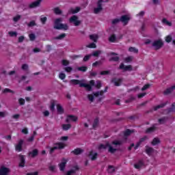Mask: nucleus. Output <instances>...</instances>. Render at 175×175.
I'll use <instances>...</instances> for the list:
<instances>
[{
	"mask_svg": "<svg viewBox=\"0 0 175 175\" xmlns=\"http://www.w3.org/2000/svg\"><path fill=\"white\" fill-rule=\"evenodd\" d=\"M61 23H62V18H56L54 21V29H62L63 31H68V29H69V25H68L66 23L64 24Z\"/></svg>",
	"mask_w": 175,
	"mask_h": 175,
	"instance_id": "f257e3e1",
	"label": "nucleus"
},
{
	"mask_svg": "<svg viewBox=\"0 0 175 175\" xmlns=\"http://www.w3.org/2000/svg\"><path fill=\"white\" fill-rule=\"evenodd\" d=\"M107 147L109 148L108 152H110L111 154H114L118 150L117 148H113L109 143H107L105 145L103 144H100L98 146V150H106Z\"/></svg>",
	"mask_w": 175,
	"mask_h": 175,
	"instance_id": "f03ea898",
	"label": "nucleus"
},
{
	"mask_svg": "<svg viewBox=\"0 0 175 175\" xmlns=\"http://www.w3.org/2000/svg\"><path fill=\"white\" fill-rule=\"evenodd\" d=\"M152 47H154V49L159 50L163 47V42L161 40H156L152 43Z\"/></svg>",
	"mask_w": 175,
	"mask_h": 175,
	"instance_id": "7ed1b4c3",
	"label": "nucleus"
},
{
	"mask_svg": "<svg viewBox=\"0 0 175 175\" xmlns=\"http://www.w3.org/2000/svg\"><path fill=\"white\" fill-rule=\"evenodd\" d=\"M65 148V144L62 142H58L55 144V146L50 150V154H53L55 150H64Z\"/></svg>",
	"mask_w": 175,
	"mask_h": 175,
	"instance_id": "20e7f679",
	"label": "nucleus"
},
{
	"mask_svg": "<svg viewBox=\"0 0 175 175\" xmlns=\"http://www.w3.org/2000/svg\"><path fill=\"white\" fill-rule=\"evenodd\" d=\"M69 23L74 24L75 27H79L81 24V21H79V17L74 15L69 18Z\"/></svg>",
	"mask_w": 175,
	"mask_h": 175,
	"instance_id": "39448f33",
	"label": "nucleus"
},
{
	"mask_svg": "<svg viewBox=\"0 0 175 175\" xmlns=\"http://www.w3.org/2000/svg\"><path fill=\"white\" fill-rule=\"evenodd\" d=\"M122 81H124V79L122 78H117V77H113L111 80V83L115 85V87H120L121 84L122 83Z\"/></svg>",
	"mask_w": 175,
	"mask_h": 175,
	"instance_id": "423d86ee",
	"label": "nucleus"
},
{
	"mask_svg": "<svg viewBox=\"0 0 175 175\" xmlns=\"http://www.w3.org/2000/svg\"><path fill=\"white\" fill-rule=\"evenodd\" d=\"M43 0H36L30 4H29V9H35L36 8H39L40 3H42Z\"/></svg>",
	"mask_w": 175,
	"mask_h": 175,
	"instance_id": "0eeeda50",
	"label": "nucleus"
},
{
	"mask_svg": "<svg viewBox=\"0 0 175 175\" xmlns=\"http://www.w3.org/2000/svg\"><path fill=\"white\" fill-rule=\"evenodd\" d=\"M119 69L124 70V72H126V71L131 72L133 70V68L131 65L125 66L123 63L120 64Z\"/></svg>",
	"mask_w": 175,
	"mask_h": 175,
	"instance_id": "6e6552de",
	"label": "nucleus"
},
{
	"mask_svg": "<svg viewBox=\"0 0 175 175\" xmlns=\"http://www.w3.org/2000/svg\"><path fill=\"white\" fill-rule=\"evenodd\" d=\"M23 144H24V140L20 139L16 145H15V150L20 152L23 151Z\"/></svg>",
	"mask_w": 175,
	"mask_h": 175,
	"instance_id": "1a4fd4ad",
	"label": "nucleus"
},
{
	"mask_svg": "<svg viewBox=\"0 0 175 175\" xmlns=\"http://www.w3.org/2000/svg\"><path fill=\"white\" fill-rule=\"evenodd\" d=\"M72 121L73 122H76V121H77V117L73 116V115H68L67 116V118L66 119V122L67 124H69V122H72Z\"/></svg>",
	"mask_w": 175,
	"mask_h": 175,
	"instance_id": "9d476101",
	"label": "nucleus"
},
{
	"mask_svg": "<svg viewBox=\"0 0 175 175\" xmlns=\"http://www.w3.org/2000/svg\"><path fill=\"white\" fill-rule=\"evenodd\" d=\"M10 172V170L5 166L0 168V175H8Z\"/></svg>",
	"mask_w": 175,
	"mask_h": 175,
	"instance_id": "9b49d317",
	"label": "nucleus"
},
{
	"mask_svg": "<svg viewBox=\"0 0 175 175\" xmlns=\"http://www.w3.org/2000/svg\"><path fill=\"white\" fill-rule=\"evenodd\" d=\"M79 170H80V167H79V165H75L73 167V169L70 170L67 172L66 175L75 174L76 172H79Z\"/></svg>",
	"mask_w": 175,
	"mask_h": 175,
	"instance_id": "f8f14e48",
	"label": "nucleus"
},
{
	"mask_svg": "<svg viewBox=\"0 0 175 175\" xmlns=\"http://www.w3.org/2000/svg\"><path fill=\"white\" fill-rule=\"evenodd\" d=\"M120 20L122 23H124V25H126V24L129 23V20H131V18H129L128 15H122L120 17Z\"/></svg>",
	"mask_w": 175,
	"mask_h": 175,
	"instance_id": "ddd939ff",
	"label": "nucleus"
},
{
	"mask_svg": "<svg viewBox=\"0 0 175 175\" xmlns=\"http://www.w3.org/2000/svg\"><path fill=\"white\" fill-rule=\"evenodd\" d=\"M18 157L20 159L19 167H24V166H25V156L23 154H19Z\"/></svg>",
	"mask_w": 175,
	"mask_h": 175,
	"instance_id": "4468645a",
	"label": "nucleus"
},
{
	"mask_svg": "<svg viewBox=\"0 0 175 175\" xmlns=\"http://www.w3.org/2000/svg\"><path fill=\"white\" fill-rule=\"evenodd\" d=\"M89 158H90L91 161H96L98 158V153L94 152V150H91L89 153Z\"/></svg>",
	"mask_w": 175,
	"mask_h": 175,
	"instance_id": "2eb2a0df",
	"label": "nucleus"
},
{
	"mask_svg": "<svg viewBox=\"0 0 175 175\" xmlns=\"http://www.w3.org/2000/svg\"><path fill=\"white\" fill-rule=\"evenodd\" d=\"M175 90V85L171 86L170 88H167L164 92V95H169L170 94H172Z\"/></svg>",
	"mask_w": 175,
	"mask_h": 175,
	"instance_id": "dca6fc26",
	"label": "nucleus"
},
{
	"mask_svg": "<svg viewBox=\"0 0 175 175\" xmlns=\"http://www.w3.org/2000/svg\"><path fill=\"white\" fill-rule=\"evenodd\" d=\"M155 129H157V124H154L152 126L148 128L145 133H152V132H155Z\"/></svg>",
	"mask_w": 175,
	"mask_h": 175,
	"instance_id": "f3484780",
	"label": "nucleus"
},
{
	"mask_svg": "<svg viewBox=\"0 0 175 175\" xmlns=\"http://www.w3.org/2000/svg\"><path fill=\"white\" fill-rule=\"evenodd\" d=\"M84 152V150L81 148H77L72 150L71 152V154H74V155H80L81 154H83Z\"/></svg>",
	"mask_w": 175,
	"mask_h": 175,
	"instance_id": "a211bd4d",
	"label": "nucleus"
},
{
	"mask_svg": "<svg viewBox=\"0 0 175 175\" xmlns=\"http://www.w3.org/2000/svg\"><path fill=\"white\" fill-rule=\"evenodd\" d=\"M80 88H85L87 91H92V87L90 84L87 83H80Z\"/></svg>",
	"mask_w": 175,
	"mask_h": 175,
	"instance_id": "6ab92c4d",
	"label": "nucleus"
},
{
	"mask_svg": "<svg viewBox=\"0 0 175 175\" xmlns=\"http://www.w3.org/2000/svg\"><path fill=\"white\" fill-rule=\"evenodd\" d=\"M29 155H30L31 158H35L39 155V150L38 149H33L31 152H29Z\"/></svg>",
	"mask_w": 175,
	"mask_h": 175,
	"instance_id": "aec40b11",
	"label": "nucleus"
},
{
	"mask_svg": "<svg viewBox=\"0 0 175 175\" xmlns=\"http://www.w3.org/2000/svg\"><path fill=\"white\" fill-rule=\"evenodd\" d=\"M62 161H63L59 165V170H61V172H64V170H65L67 162L65 159H63Z\"/></svg>",
	"mask_w": 175,
	"mask_h": 175,
	"instance_id": "412c9836",
	"label": "nucleus"
},
{
	"mask_svg": "<svg viewBox=\"0 0 175 175\" xmlns=\"http://www.w3.org/2000/svg\"><path fill=\"white\" fill-rule=\"evenodd\" d=\"M133 132H135L134 130H131L129 129H127L124 132V137H128V136H131V135H132V133H133Z\"/></svg>",
	"mask_w": 175,
	"mask_h": 175,
	"instance_id": "4be33fe9",
	"label": "nucleus"
},
{
	"mask_svg": "<svg viewBox=\"0 0 175 175\" xmlns=\"http://www.w3.org/2000/svg\"><path fill=\"white\" fill-rule=\"evenodd\" d=\"M64 38H66V33H63L57 37H54L53 39L54 40H62V39H64Z\"/></svg>",
	"mask_w": 175,
	"mask_h": 175,
	"instance_id": "5701e85b",
	"label": "nucleus"
},
{
	"mask_svg": "<svg viewBox=\"0 0 175 175\" xmlns=\"http://www.w3.org/2000/svg\"><path fill=\"white\" fill-rule=\"evenodd\" d=\"M99 126V118H96L94 119L93 124H92V129H96L98 126Z\"/></svg>",
	"mask_w": 175,
	"mask_h": 175,
	"instance_id": "b1692460",
	"label": "nucleus"
},
{
	"mask_svg": "<svg viewBox=\"0 0 175 175\" xmlns=\"http://www.w3.org/2000/svg\"><path fill=\"white\" fill-rule=\"evenodd\" d=\"M135 169H140L142 166H144V162H143V160H139L137 163L134 165Z\"/></svg>",
	"mask_w": 175,
	"mask_h": 175,
	"instance_id": "393cba45",
	"label": "nucleus"
},
{
	"mask_svg": "<svg viewBox=\"0 0 175 175\" xmlns=\"http://www.w3.org/2000/svg\"><path fill=\"white\" fill-rule=\"evenodd\" d=\"M166 105H167V102L160 104L159 105H157L156 107H154V111H157V110H158V109H162V108L165 107L166 106Z\"/></svg>",
	"mask_w": 175,
	"mask_h": 175,
	"instance_id": "a878e982",
	"label": "nucleus"
},
{
	"mask_svg": "<svg viewBox=\"0 0 175 175\" xmlns=\"http://www.w3.org/2000/svg\"><path fill=\"white\" fill-rule=\"evenodd\" d=\"M70 81V83L74 84V85H79V87H80V84H83V83H81V81H80L79 79H72Z\"/></svg>",
	"mask_w": 175,
	"mask_h": 175,
	"instance_id": "bb28decb",
	"label": "nucleus"
},
{
	"mask_svg": "<svg viewBox=\"0 0 175 175\" xmlns=\"http://www.w3.org/2000/svg\"><path fill=\"white\" fill-rule=\"evenodd\" d=\"M72 128V124H62V129L63 131H69Z\"/></svg>",
	"mask_w": 175,
	"mask_h": 175,
	"instance_id": "cd10ccee",
	"label": "nucleus"
},
{
	"mask_svg": "<svg viewBox=\"0 0 175 175\" xmlns=\"http://www.w3.org/2000/svg\"><path fill=\"white\" fill-rule=\"evenodd\" d=\"M167 120H169V118L166 116H164L160 119L158 120L159 124H165V122H166V121H167Z\"/></svg>",
	"mask_w": 175,
	"mask_h": 175,
	"instance_id": "c85d7f7f",
	"label": "nucleus"
},
{
	"mask_svg": "<svg viewBox=\"0 0 175 175\" xmlns=\"http://www.w3.org/2000/svg\"><path fill=\"white\" fill-rule=\"evenodd\" d=\"M98 35H94V34H92V35H90V40H92L93 42H96H96H98Z\"/></svg>",
	"mask_w": 175,
	"mask_h": 175,
	"instance_id": "c756f323",
	"label": "nucleus"
},
{
	"mask_svg": "<svg viewBox=\"0 0 175 175\" xmlns=\"http://www.w3.org/2000/svg\"><path fill=\"white\" fill-rule=\"evenodd\" d=\"M53 12H54L55 14H57V15L62 14V10H61L59 9V8H58V7L57 8H55L53 9Z\"/></svg>",
	"mask_w": 175,
	"mask_h": 175,
	"instance_id": "7c9ffc66",
	"label": "nucleus"
},
{
	"mask_svg": "<svg viewBox=\"0 0 175 175\" xmlns=\"http://www.w3.org/2000/svg\"><path fill=\"white\" fill-rule=\"evenodd\" d=\"M57 113H59V114H64V108H62V106H61V105H57Z\"/></svg>",
	"mask_w": 175,
	"mask_h": 175,
	"instance_id": "2f4dec72",
	"label": "nucleus"
},
{
	"mask_svg": "<svg viewBox=\"0 0 175 175\" xmlns=\"http://www.w3.org/2000/svg\"><path fill=\"white\" fill-rule=\"evenodd\" d=\"M129 51H130L131 53H135V54H137V53H139V49H136L135 47L131 46L129 49Z\"/></svg>",
	"mask_w": 175,
	"mask_h": 175,
	"instance_id": "473e14b6",
	"label": "nucleus"
},
{
	"mask_svg": "<svg viewBox=\"0 0 175 175\" xmlns=\"http://www.w3.org/2000/svg\"><path fill=\"white\" fill-rule=\"evenodd\" d=\"M161 143V140H159V138H154L152 144V146H157V144H159Z\"/></svg>",
	"mask_w": 175,
	"mask_h": 175,
	"instance_id": "72a5a7b5",
	"label": "nucleus"
},
{
	"mask_svg": "<svg viewBox=\"0 0 175 175\" xmlns=\"http://www.w3.org/2000/svg\"><path fill=\"white\" fill-rule=\"evenodd\" d=\"M162 23H163V24H164L165 25H168V27H172V23L171 22H169L168 21H167V19H166V18H163V20H162Z\"/></svg>",
	"mask_w": 175,
	"mask_h": 175,
	"instance_id": "f704fd0d",
	"label": "nucleus"
},
{
	"mask_svg": "<svg viewBox=\"0 0 175 175\" xmlns=\"http://www.w3.org/2000/svg\"><path fill=\"white\" fill-rule=\"evenodd\" d=\"M40 21H41L42 24L44 25L47 21V17L41 16L40 18Z\"/></svg>",
	"mask_w": 175,
	"mask_h": 175,
	"instance_id": "c9c22d12",
	"label": "nucleus"
},
{
	"mask_svg": "<svg viewBox=\"0 0 175 175\" xmlns=\"http://www.w3.org/2000/svg\"><path fill=\"white\" fill-rule=\"evenodd\" d=\"M100 54H102V51H95L92 53V55H93V57H99Z\"/></svg>",
	"mask_w": 175,
	"mask_h": 175,
	"instance_id": "e433bc0d",
	"label": "nucleus"
},
{
	"mask_svg": "<svg viewBox=\"0 0 175 175\" xmlns=\"http://www.w3.org/2000/svg\"><path fill=\"white\" fill-rule=\"evenodd\" d=\"M109 61L110 62L113 61V62H118L120 61V57L118 56L112 57L109 59Z\"/></svg>",
	"mask_w": 175,
	"mask_h": 175,
	"instance_id": "4c0bfd02",
	"label": "nucleus"
},
{
	"mask_svg": "<svg viewBox=\"0 0 175 175\" xmlns=\"http://www.w3.org/2000/svg\"><path fill=\"white\" fill-rule=\"evenodd\" d=\"M146 154H148V155H151L152 152H154V148H147L146 150Z\"/></svg>",
	"mask_w": 175,
	"mask_h": 175,
	"instance_id": "58836bf2",
	"label": "nucleus"
},
{
	"mask_svg": "<svg viewBox=\"0 0 175 175\" xmlns=\"http://www.w3.org/2000/svg\"><path fill=\"white\" fill-rule=\"evenodd\" d=\"M116 39H117V37L115 36V34H113L109 37V42L114 43V42H116Z\"/></svg>",
	"mask_w": 175,
	"mask_h": 175,
	"instance_id": "ea45409f",
	"label": "nucleus"
},
{
	"mask_svg": "<svg viewBox=\"0 0 175 175\" xmlns=\"http://www.w3.org/2000/svg\"><path fill=\"white\" fill-rule=\"evenodd\" d=\"M114 172H116V170L114 169V166L109 165L108 166V173H114Z\"/></svg>",
	"mask_w": 175,
	"mask_h": 175,
	"instance_id": "a19ab883",
	"label": "nucleus"
},
{
	"mask_svg": "<svg viewBox=\"0 0 175 175\" xmlns=\"http://www.w3.org/2000/svg\"><path fill=\"white\" fill-rule=\"evenodd\" d=\"M102 10H103V8L97 7V8H94V12L95 14H98V13H100V12H102Z\"/></svg>",
	"mask_w": 175,
	"mask_h": 175,
	"instance_id": "79ce46f5",
	"label": "nucleus"
},
{
	"mask_svg": "<svg viewBox=\"0 0 175 175\" xmlns=\"http://www.w3.org/2000/svg\"><path fill=\"white\" fill-rule=\"evenodd\" d=\"M87 69H88L87 66L78 67L77 68L80 72H87Z\"/></svg>",
	"mask_w": 175,
	"mask_h": 175,
	"instance_id": "37998d69",
	"label": "nucleus"
},
{
	"mask_svg": "<svg viewBox=\"0 0 175 175\" xmlns=\"http://www.w3.org/2000/svg\"><path fill=\"white\" fill-rule=\"evenodd\" d=\"M172 107H170V108L167 109V113H173V112H174V111H175V105H174V104H172Z\"/></svg>",
	"mask_w": 175,
	"mask_h": 175,
	"instance_id": "c03bdc74",
	"label": "nucleus"
},
{
	"mask_svg": "<svg viewBox=\"0 0 175 175\" xmlns=\"http://www.w3.org/2000/svg\"><path fill=\"white\" fill-rule=\"evenodd\" d=\"M135 98L133 96H131L130 98L125 100V103H131V102H133L135 100Z\"/></svg>",
	"mask_w": 175,
	"mask_h": 175,
	"instance_id": "a18cd8bd",
	"label": "nucleus"
},
{
	"mask_svg": "<svg viewBox=\"0 0 175 175\" xmlns=\"http://www.w3.org/2000/svg\"><path fill=\"white\" fill-rule=\"evenodd\" d=\"M28 27H32L36 26V22L35 21H31L27 24Z\"/></svg>",
	"mask_w": 175,
	"mask_h": 175,
	"instance_id": "49530a36",
	"label": "nucleus"
},
{
	"mask_svg": "<svg viewBox=\"0 0 175 175\" xmlns=\"http://www.w3.org/2000/svg\"><path fill=\"white\" fill-rule=\"evenodd\" d=\"M18 103L21 106L25 105V100L23 98L18 99Z\"/></svg>",
	"mask_w": 175,
	"mask_h": 175,
	"instance_id": "de8ad7c7",
	"label": "nucleus"
},
{
	"mask_svg": "<svg viewBox=\"0 0 175 175\" xmlns=\"http://www.w3.org/2000/svg\"><path fill=\"white\" fill-rule=\"evenodd\" d=\"M121 21L120 18H115L112 21L111 24L112 25H116V24H118Z\"/></svg>",
	"mask_w": 175,
	"mask_h": 175,
	"instance_id": "09e8293b",
	"label": "nucleus"
},
{
	"mask_svg": "<svg viewBox=\"0 0 175 175\" xmlns=\"http://www.w3.org/2000/svg\"><path fill=\"white\" fill-rule=\"evenodd\" d=\"M29 39H30V40H31V42H33V40H35V39H36V36H35L34 33H31V34H29Z\"/></svg>",
	"mask_w": 175,
	"mask_h": 175,
	"instance_id": "8fccbe9b",
	"label": "nucleus"
},
{
	"mask_svg": "<svg viewBox=\"0 0 175 175\" xmlns=\"http://www.w3.org/2000/svg\"><path fill=\"white\" fill-rule=\"evenodd\" d=\"M112 144L113 146H121L122 144V143L120 141L115 140V141L112 142Z\"/></svg>",
	"mask_w": 175,
	"mask_h": 175,
	"instance_id": "3c124183",
	"label": "nucleus"
},
{
	"mask_svg": "<svg viewBox=\"0 0 175 175\" xmlns=\"http://www.w3.org/2000/svg\"><path fill=\"white\" fill-rule=\"evenodd\" d=\"M8 34L10 35V36H11L12 38L14 37L15 38L17 36V32L16 31H9Z\"/></svg>",
	"mask_w": 175,
	"mask_h": 175,
	"instance_id": "603ef678",
	"label": "nucleus"
},
{
	"mask_svg": "<svg viewBox=\"0 0 175 175\" xmlns=\"http://www.w3.org/2000/svg\"><path fill=\"white\" fill-rule=\"evenodd\" d=\"M21 18V15H17L13 18V21H14V23H17V21H18Z\"/></svg>",
	"mask_w": 175,
	"mask_h": 175,
	"instance_id": "864d4df0",
	"label": "nucleus"
},
{
	"mask_svg": "<svg viewBox=\"0 0 175 175\" xmlns=\"http://www.w3.org/2000/svg\"><path fill=\"white\" fill-rule=\"evenodd\" d=\"M89 49H96V44L92 42L87 46Z\"/></svg>",
	"mask_w": 175,
	"mask_h": 175,
	"instance_id": "5fc2aeb1",
	"label": "nucleus"
},
{
	"mask_svg": "<svg viewBox=\"0 0 175 175\" xmlns=\"http://www.w3.org/2000/svg\"><path fill=\"white\" fill-rule=\"evenodd\" d=\"M59 79H61V80H65L66 75H65V73L61 72L60 74H59Z\"/></svg>",
	"mask_w": 175,
	"mask_h": 175,
	"instance_id": "6e6d98bb",
	"label": "nucleus"
},
{
	"mask_svg": "<svg viewBox=\"0 0 175 175\" xmlns=\"http://www.w3.org/2000/svg\"><path fill=\"white\" fill-rule=\"evenodd\" d=\"M55 103H51V106H50V110L51 111H54L55 110Z\"/></svg>",
	"mask_w": 175,
	"mask_h": 175,
	"instance_id": "4d7b16f0",
	"label": "nucleus"
},
{
	"mask_svg": "<svg viewBox=\"0 0 175 175\" xmlns=\"http://www.w3.org/2000/svg\"><path fill=\"white\" fill-rule=\"evenodd\" d=\"M172 40V36H167L165 38V42H167V43H170Z\"/></svg>",
	"mask_w": 175,
	"mask_h": 175,
	"instance_id": "13d9d810",
	"label": "nucleus"
},
{
	"mask_svg": "<svg viewBox=\"0 0 175 175\" xmlns=\"http://www.w3.org/2000/svg\"><path fill=\"white\" fill-rule=\"evenodd\" d=\"M62 64L64 66H68V65H69V61L63 59Z\"/></svg>",
	"mask_w": 175,
	"mask_h": 175,
	"instance_id": "bf43d9fd",
	"label": "nucleus"
},
{
	"mask_svg": "<svg viewBox=\"0 0 175 175\" xmlns=\"http://www.w3.org/2000/svg\"><path fill=\"white\" fill-rule=\"evenodd\" d=\"M94 96H98L99 95H103V90L98 91L96 93H94Z\"/></svg>",
	"mask_w": 175,
	"mask_h": 175,
	"instance_id": "052dcab7",
	"label": "nucleus"
},
{
	"mask_svg": "<svg viewBox=\"0 0 175 175\" xmlns=\"http://www.w3.org/2000/svg\"><path fill=\"white\" fill-rule=\"evenodd\" d=\"M3 92H4V93L10 92L11 94H14V92L9 88L4 89Z\"/></svg>",
	"mask_w": 175,
	"mask_h": 175,
	"instance_id": "680f3d73",
	"label": "nucleus"
},
{
	"mask_svg": "<svg viewBox=\"0 0 175 175\" xmlns=\"http://www.w3.org/2000/svg\"><path fill=\"white\" fill-rule=\"evenodd\" d=\"M64 69H65L66 72H67L68 73H69L73 70V68L70 66L66 67Z\"/></svg>",
	"mask_w": 175,
	"mask_h": 175,
	"instance_id": "e2e57ef3",
	"label": "nucleus"
},
{
	"mask_svg": "<svg viewBox=\"0 0 175 175\" xmlns=\"http://www.w3.org/2000/svg\"><path fill=\"white\" fill-rule=\"evenodd\" d=\"M103 2H105V1L98 0V1L97 2V8H102V3H103Z\"/></svg>",
	"mask_w": 175,
	"mask_h": 175,
	"instance_id": "0e129e2a",
	"label": "nucleus"
},
{
	"mask_svg": "<svg viewBox=\"0 0 175 175\" xmlns=\"http://www.w3.org/2000/svg\"><path fill=\"white\" fill-rule=\"evenodd\" d=\"M150 88V84H146L142 88V91H146V90H148Z\"/></svg>",
	"mask_w": 175,
	"mask_h": 175,
	"instance_id": "69168bd1",
	"label": "nucleus"
},
{
	"mask_svg": "<svg viewBox=\"0 0 175 175\" xmlns=\"http://www.w3.org/2000/svg\"><path fill=\"white\" fill-rule=\"evenodd\" d=\"M90 58H91V55H85V56L83 57V61H84V62H87V61H88Z\"/></svg>",
	"mask_w": 175,
	"mask_h": 175,
	"instance_id": "338daca9",
	"label": "nucleus"
},
{
	"mask_svg": "<svg viewBox=\"0 0 175 175\" xmlns=\"http://www.w3.org/2000/svg\"><path fill=\"white\" fill-rule=\"evenodd\" d=\"M98 65H102V61H97L92 64V66H98Z\"/></svg>",
	"mask_w": 175,
	"mask_h": 175,
	"instance_id": "774afa93",
	"label": "nucleus"
}]
</instances>
